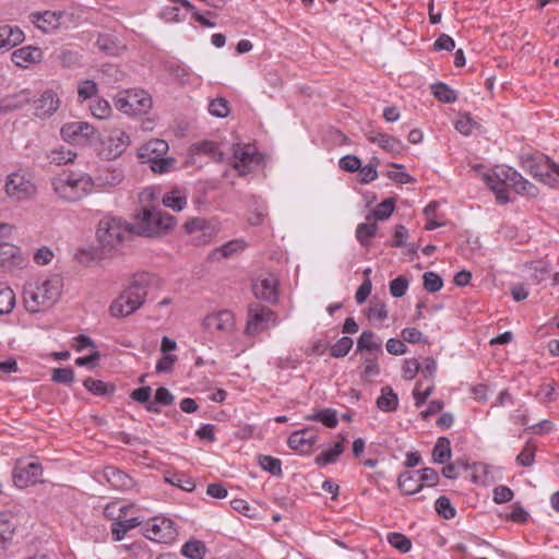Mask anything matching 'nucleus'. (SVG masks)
<instances>
[{
	"label": "nucleus",
	"mask_w": 559,
	"mask_h": 559,
	"mask_svg": "<svg viewBox=\"0 0 559 559\" xmlns=\"http://www.w3.org/2000/svg\"><path fill=\"white\" fill-rule=\"evenodd\" d=\"M484 180L495 192L497 201L501 204L510 202L509 187L522 195L534 198L538 194V189L534 183L507 165L496 166L492 174L484 175Z\"/></svg>",
	"instance_id": "obj_1"
},
{
	"label": "nucleus",
	"mask_w": 559,
	"mask_h": 559,
	"mask_svg": "<svg viewBox=\"0 0 559 559\" xmlns=\"http://www.w3.org/2000/svg\"><path fill=\"white\" fill-rule=\"evenodd\" d=\"M156 283L154 275L142 273L136 275L131 284L111 302V317H127L136 311L144 302L148 288Z\"/></svg>",
	"instance_id": "obj_2"
},
{
	"label": "nucleus",
	"mask_w": 559,
	"mask_h": 559,
	"mask_svg": "<svg viewBox=\"0 0 559 559\" xmlns=\"http://www.w3.org/2000/svg\"><path fill=\"white\" fill-rule=\"evenodd\" d=\"M61 293V280L58 276L43 282L29 283L24 288V302L27 311L36 313L53 305Z\"/></svg>",
	"instance_id": "obj_3"
},
{
	"label": "nucleus",
	"mask_w": 559,
	"mask_h": 559,
	"mask_svg": "<svg viewBox=\"0 0 559 559\" xmlns=\"http://www.w3.org/2000/svg\"><path fill=\"white\" fill-rule=\"evenodd\" d=\"M520 166L539 182L551 188L559 187V165L538 151L522 152Z\"/></svg>",
	"instance_id": "obj_4"
},
{
	"label": "nucleus",
	"mask_w": 559,
	"mask_h": 559,
	"mask_svg": "<svg viewBox=\"0 0 559 559\" xmlns=\"http://www.w3.org/2000/svg\"><path fill=\"white\" fill-rule=\"evenodd\" d=\"M176 218L154 206H144L135 216L134 234L144 237H160L176 226Z\"/></svg>",
	"instance_id": "obj_5"
},
{
	"label": "nucleus",
	"mask_w": 559,
	"mask_h": 559,
	"mask_svg": "<svg viewBox=\"0 0 559 559\" xmlns=\"http://www.w3.org/2000/svg\"><path fill=\"white\" fill-rule=\"evenodd\" d=\"M55 193L62 200L75 202L90 194L94 180L87 174H60L51 179Z\"/></svg>",
	"instance_id": "obj_6"
},
{
	"label": "nucleus",
	"mask_w": 559,
	"mask_h": 559,
	"mask_svg": "<svg viewBox=\"0 0 559 559\" xmlns=\"http://www.w3.org/2000/svg\"><path fill=\"white\" fill-rule=\"evenodd\" d=\"M134 234V227L126 219L117 216H104L97 226L96 237L103 249H117L131 235Z\"/></svg>",
	"instance_id": "obj_7"
},
{
	"label": "nucleus",
	"mask_w": 559,
	"mask_h": 559,
	"mask_svg": "<svg viewBox=\"0 0 559 559\" xmlns=\"http://www.w3.org/2000/svg\"><path fill=\"white\" fill-rule=\"evenodd\" d=\"M168 150V142H144L138 148V156L143 164H150L155 174H165L176 165V159L167 156Z\"/></svg>",
	"instance_id": "obj_8"
},
{
	"label": "nucleus",
	"mask_w": 559,
	"mask_h": 559,
	"mask_svg": "<svg viewBox=\"0 0 559 559\" xmlns=\"http://www.w3.org/2000/svg\"><path fill=\"white\" fill-rule=\"evenodd\" d=\"M115 107L126 115H145L153 105L151 95L142 88L119 92L114 99Z\"/></svg>",
	"instance_id": "obj_9"
},
{
	"label": "nucleus",
	"mask_w": 559,
	"mask_h": 559,
	"mask_svg": "<svg viewBox=\"0 0 559 559\" xmlns=\"http://www.w3.org/2000/svg\"><path fill=\"white\" fill-rule=\"evenodd\" d=\"M4 193L13 202H23L36 195L37 188L31 176L24 171H13L5 177Z\"/></svg>",
	"instance_id": "obj_10"
},
{
	"label": "nucleus",
	"mask_w": 559,
	"mask_h": 559,
	"mask_svg": "<svg viewBox=\"0 0 559 559\" xmlns=\"http://www.w3.org/2000/svg\"><path fill=\"white\" fill-rule=\"evenodd\" d=\"M276 324L277 316L273 310L261 305H251L248 309L245 333L248 336H255Z\"/></svg>",
	"instance_id": "obj_11"
},
{
	"label": "nucleus",
	"mask_w": 559,
	"mask_h": 559,
	"mask_svg": "<svg viewBox=\"0 0 559 559\" xmlns=\"http://www.w3.org/2000/svg\"><path fill=\"white\" fill-rule=\"evenodd\" d=\"M234 168L243 176L259 167L263 156L258 152L253 143L237 142L234 146Z\"/></svg>",
	"instance_id": "obj_12"
},
{
	"label": "nucleus",
	"mask_w": 559,
	"mask_h": 559,
	"mask_svg": "<svg viewBox=\"0 0 559 559\" xmlns=\"http://www.w3.org/2000/svg\"><path fill=\"white\" fill-rule=\"evenodd\" d=\"M43 467L36 461L19 460L14 466L12 477L14 485L26 488L41 481Z\"/></svg>",
	"instance_id": "obj_13"
},
{
	"label": "nucleus",
	"mask_w": 559,
	"mask_h": 559,
	"mask_svg": "<svg viewBox=\"0 0 559 559\" xmlns=\"http://www.w3.org/2000/svg\"><path fill=\"white\" fill-rule=\"evenodd\" d=\"M185 229L192 235L195 245H205L218 233V223L215 219L195 217L185 224Z\"/></svg>",
	"instance_id": "obj_14"
},
{
	"label": "nucleus",
	"mask_w": 559,
	"mask_h": 559,
	"mask_svg": "<svg viewBox=\"0 0 559 559\" xmlns=\"http://www.w3.org/2000/svg\"><path fill=\"white\" fill-rule=\"evenodd\" d=\"M145 536L158 543L169 544L177 537L175 523L167 518H154L145 525Z\"/></svg>",
	"instance_id": "obj_15"
},
{
	"label": "nucleus",
	"mask_w": 559,
	"mask_h": 559,
	"mask_svg": "<svg viewBox=\"0 0 559 559\" xmlns=\"http://www.w3.org/2000/svg\"><path fill=\"white\" fill-rule=\"evenodd\" d=\"M203 329L211 334H231L235 330V317L229 310L207 314L202 321Z\"/></svg>",
	"instance_id": "obj_16"
},
{
	"label": "nucleus",
	"mask_w": 559,
	"mask_h": 559,
	"mask_svg": "<svg viewBox=\"0 0 559 559\" xmlns=\"http://www.w3.org/2000/svg\"><path fill=\"white\" fill-rule=\"evenodd\" d=\"M60 105L59 94L51 88L45 90L34 100V115L40 119L49 118L59 109Z\"/></svg>",
	"instance_id": "obj_17"
},
{
	"label": "nucleus",
	"mask_w": 559,
	"mask_h": 559,
	"mask_svg": "<svg viewBox=\"0 0 559 559\" xmlns=\"http://www.w3.org/2000/svg\"><path fill=\"white\" fill-rule=\"evenodd\" d=\"M11 231V226L0 225V266L15 264L20 259L19 248L9 241Z\"/></svg>",
	"instance_id": "obj_18"
},
{
	"label": "nucleus",
	"mask_w": 559,
	"mask_h": 559,
	"mask_svg": "<svg viewBox=\"0 0 559 559\" xmlns=\"http://www.w3.org/2000/svg\"><path fill=\"white\" fill-rule=\"evenodd\" d=\"M278 280L273 274L258 277L252 284V292L259 299L273 302L277 299Z\"/></svg>",
	"instance_id": "obj_19"
},
{
	"label": "nucleus",
	"mask_w": 559,
	"mask_h": 559,
	"mask_svg": "<svg viewBox=\"0 0 559 559\" xmlns=\"http://www.w3.org/2000/svg\"><path fill=\"white\" fill-rule=\"evenodd\" d=\"M44 52L36 46H24L14 50L11 55V61L19 68L27 69L34 64L40 63Z\"/></svg>",
	"instance_id": "obj_20"
},
{
	"label": "nucleus",
	"mask_w": 559,
	"mask_h": 559,
	"mask_svg": "<svg viewBox=\"0 0 559 559\" xmlns=\"http://www.w3.org/2000/svg\"><path fill=\"white\" fill-rule=\"evenodd\" d=\"M60 132L63 140H90L96 133L94 127L85 121L68 122Z\"/></svg>",
	"instance_id": "obj_21"
},
{
	"label": "nucleus",
	"mask_w": 559,
	"mask_h": 559,
	"mask_svg": "<svg viewBox=\"0 0 559 559\" xmlns=\"http://www.w3.org/2000/svg\"><path fill=\"white\" fill-rule=\"evenodd\" d=\"M63 12L45 11L34 12L29 15L32 23L44 33H49L58 29L61 25Z\"/></svg>",
	"instance_id": "obj_22"
},
{
	"label": "nucleus",
	"mask_w": 559,
	"mask_h": 559,
	"mask_svg": "<svg viewBox=\"0 0 559 559\" xmlns=\"http://www.w3.org/2000/svg\"><path fill=\"white\" fill-rule=\"evenodd\" d=\"M317 439L318 435L314 430L302 429L295 431L289 436L288 445L290 449L299 451L300 453H308L311 451Z\"/></svg>",
	"instance_id": "obj_23"
},
{
	"label": "nucleus",
	"mask_w": 559,
	"mask_h": 559,
	"mask_svg": "<svg viewBox=\"0 0 559 559\" xmlns=\"http://www.w3.org/2000/svg\"><path fill=\"white\" fill-rule=\"evenodd\" d=\"M78 153L73 150V143L67 142L66 144H60L53 148H51L47 153V158L50 164H55L57 166L67 165L73 163L76 158Z\"/></svg>",
	"instance_id": "obj_24"
},
{
	"label": "nucleus",
	"mask_w": 559,
	"mask_h": 559,
	"mask_svg": "<svg viewBox=\"0 0 559 559\" xmlns=\"http://www.w3.org/2000/svg\"><path fill=\"white\" fill-rule=\"evenodd\" d=\"M93 151L103 159L119 157L127 148V142H91Z\"/></svg>",
	"instance_id": "obj_25"
},
{
	"label": "nucleus",
	"mask_w": 559,
	"mask_h": 559,
	"mask_svg": "<svg viewBox=\"0 0 559 559\" xmlns=\"http://www.w3.org/2000/svg\"><path fill=\"white\" fill-rule=\"evenodd\" d=\"M25 36L17 26H0V49L10 50L24 40Z\"/></svg>",
	"instance_id": "obj_26"
},
{
	"label": "nucleus",
	"mask_w": 559,
	"mask_h": 559,
	"mask_svg": "<svg viewBox=\"0 0 559 559\" xmlns=\"http://www.w3.org/2000/svg\"><path fill=\"white\" fill-rule=\"evenodd\" d=\"M104 477L110 486L118 490H128L133 486V479L114 466L104 469Z\"/></svg>",
	"instance_id": "obj_27"
},
{
	"label": "nucleus",
	"mask_w": 559,
	"mask_h": 559,
	"mask_svg": "<svg viewBox=\"0 0 559 559\" xmlns=\"http://www.w3.org/2000/svg\"><path fill=\"white\" fill-rule=\"evenodd\" d=\"M11 512L0 513V550H4L11 543L16 524Z\"/></svg>",
	"instance_id": "obj_28"
},
{
	"label": "nucleus",
	"mask_w": 559,
	"mask_h": 559,
	"mask_svg": "<svg viewBox=\"0 0 559 559\" xmlns=\"http://www.w3.org/2000/svg\"><path fill=\"white\" fill-rule=\"evenodd\" d=\"M399 488L405 495H415L423 489V484L417 472L405 471L397 478Z\"/></svg>",
	"instance_id": "obj_29"
},
{
	"label": "nucleus",
	"mask_w": 559,
	"mask_h": 559,
	"mask_svg": "<svg viewBox=\"0 0 559 559\" xmlns=\"http://www.w3.org/2000/svg\"><path fill=\"white\" fill-rule=\"evenodd\" d=\"M142 520L136 515L130 518L121 516L118 522H112L111 534L115 540H121L126 534L142 524Z\"/></svg>",
	"instance_id": "obj_30"
},
{
	"label": "nucleus",
	"mask_w": 559,
	"mask_h": 559,
	"mask_svg": "<svg viewBox=\"0 0 559 559\" xmlns=\"http://www.w3.org/2000/svg\"><path fill=\"white\" fill-rule=\"evenodd\" d=\"M187 199L183 190L175 188L163 195L162 203L173 211L180 212L186 207Z\"/></svg>",
	"instance_id": "obj_31"
},
{
	"label": "nucleus",
	"mask_w": 559,
	"mask_h": 559,
	"mask_svg": "<svg viewBox=\"0 0 559 559\" xmlns=\"http://www.w3.org/2000/svg\"><path fill=\"white\" fill-rule=\"evenodd\" d=\"M399 406V396L389 385L381 389V394L377 399V407L382 412H394Z\"/></svg>",
	"instance_id": "obj_32"
},
{
	"label": "nucleus",
	"mask_w": 559,
	"mask_h": 559,
	"mask_svg": "<svg viewBox=\"0 0 559 559\" xmlns=\"http://www.w3.org/2000/svg\"><path fill=\"white\" fill-rule=\"evenodd\" d=\"M455 129L465 136L481 134V126L473 120L468 114H463L457 118Z\"/></svg>",
	"instance_id": "obj_33"
},
{
	"label": "nucleus",
	"mask_w": 559,
	"mask_h": 559,
	"mask_svg": "<svg viewBox=\"0 0 559 559\" xmlns=\"http://www.w3.org/2000/svg\"><path fill=\"white\" fill-rule=\"evenodd\" d=\"M451 454L450 440L445 437H440L432 449L433 462L443 464L451 459Z\"/></svg>",
	"instance_id": "obj_34"
},
{
	"label": "nucleus",
	"mask_w": 559,
	"mask_h": 559,
	"mask_svg": "<svg viewBox=\"0 0 559 559\" xmlns=\"http://www.w3.org/2000/svg\"><path fill=\"white\" fill-rule=\"evenodd\" d=\"M174 402V395L164 386L158 388L155 392L154 400L146 405V411L151 413H159L158 404L169 406Z\"/></svg>",
	"instance_id": "obj_35"
},
{
	"label": "nucleus",
	"mask_w": 559,
	"mask_h": 559,
	"mask_svg": "<svg viewBox=\"0 0 559 559\" xmlns=\"http://www.w3.org/2000/svg\"><path fill=\"white\" fill-rule=\"evenodd\" d=\"M206 554V547L203 542L192 539L185 543L181 547V555L189 559H203Z\"/></svg>",
	"instance_id": "obj_36"
},
{
	"label": "nucleus",
	"mask_w": 559,
	"mask_h": 559,
	"mask_svg": "<svg viewBox=\"0 0 559 559\" xmlns=\"http://www.w3.org/2000/svg\"><path fill=\"white\" fill-rule=\"evenodd\" d=\"M431 93L439 102L445 104H452L457 98L456 92L442 82L432 84Z\"/></svg>",
	"instance_id": "obj_37"
},
{
	"label": "nucleus",
	"mask_w": 559,
	"mask_h": 559,
	"mask_svg": "<svg viewBox=\"0 0 559 559\" xmlns=\"http://www.w3.org/2000/svg\"><path fill=\"white\" fill-rule=\"evenodd\" d=\"M358 350H368L382 353L381 343L377 341V336L372 331H364L357 342Z\"/></svg>",
	"instance_id": "obj_38"
},
{
	"label": "nucleus",
	"mask_w": 559,
	"mask_h": 559,
	"mask_svg": "<svg viewBox=\"0 0 559 559\" xmlns=\"http://www.w3.org/2000/svg\"><path fill=\"white\" fill-rule=\"evenodd\" d=\"M344 445L342 441L335 442L332 448H329L321 452L316 457V463L320 466H325L328 464L336 462L338 456L343 453Z\"/></svg>",
	"instance_id": "obj_39"
},
{
	"label": "nucleus",
	"mask_w": 559,
	"mask_h": 559,
	"mask_svg": "<svg viewBox=\"0 0 559 559\" xmlns=\"http://www.w3.org/2000/svg\"><path fill=\"white\" fill-rule=\"evenodd\" d=\"M306 419L321 421L329 428H335L338 424L336 411L332 408L317 411L311 415H307Z\"/></svg>",
	"instance_id": "obj_40"
},
{
	"label": "nucleus",
	"mask_w": 559,
	"mask_h": 559,
	"mask_svg": "<svg viewBox=\"0 0 559 559\" xmlns=\"http://www.w3.org/2000/svg\"><path fill=\"white\" fill-rule=\"evenodd\" d=\"M377 230L378 226L376 223H361L356 228V239L362 247L368 248Z\"/></svg>",
	"instance_id": "obj_41"
},
{
	"label": "nucleus",
	"mask_w": 559,
	"mask_h": 559,
	"mask_svg": "<svg viewBox=\"0 0 559 559\" xmlns=\"http://www.w3.org/2000/svg\"><path fill=\"white\" fill-rule=\"evenodd\" d=\"M122 179L123 175L120 170L107 169L97 176L96 183L104 188H111L120 185Z\"/></svg>",
	"instance_id": "obj_42"
},
{
	"label": "nucleus",
	"mask_w": 559,
	"mask_h": 559,
	"mask_svg": "<svg viewBox=\"0 0 559 559\" xmlns=\"http://www.w3.org/2000/svg\"><path fill=\"white\" fill-rule=\"evenodd\" d=\"M83 384L87 391L92 392L95 395H109L115 391L114 384H109L102 380H96L93 378H86Z\"/></svg>",
	"instance_id": "obj_43"
},
{
	"label": "nucleus",
	"mask_w": 559,
	"mask_h": 559,
	"mask_svg": "<svg viewBox=\"0 0 559 559\" xmlns=\"http://www.w3.org/2000/svg\"><path fill=\"white\" fill-rule=\"evenodd\" d=\"M14 306L15 295L13 290L5 285H0V314L10 313Z\"/></svg>",
	"instance_id": "obj_44"
},
{
	"label": "nucleus",
	"mask_w": 559,
	"mask_h": 559,
	"mask_svg": "<svg viewBox=\"0 0 559 559\" xmlns=\"http://www.w3.org/2000/svg\"><path fill=\"white\" fill-rule=\"evenodd\" d=\"M98 93L97 84L93 80H84L78 85V100L83 103Z\"/></svg>",
	"instance_id": "obj_45"
},
{
	"label": "nucleus",
	"mask_w": 559,
	"mask_h": 559,
	"mask_svg": "<svg viewBox=\"0 0 559 559\" xmlns=\"http://www.w3.org/2000/svg\"><path fill=\"white\" fill-rule=\"evenodd\" d=\"M123 510H134V506L133 504H120L119 502L114 501V502L108 503L104 508V515L108 520L118 522L122 516L121 512H123Z\"/></svg>",
	"instance_id": "obj_46"
},
{
	"label": "nucleus",
	"mask_w": 559,
	"mask_h": 559,
	"mask_svg": "<svg viewBox=\"0 0 559 559\" xmlns=\"http://www.w3.org/2000/svg\"><path fill=\"white\" fill-rule=\"evenodd\" d=\"M209 112L218 118H225L229 115V103L226 98L217 97L212 99L209 104Z\"/></svg>",
	"instance_id": "obj_47"
},
{
	"label": "nucleus",
	"mask_w": 559,
	"mask_h": 559,
	"mask_svg": "<svg viewBox=\"0 0 559 559\" xmlns=\"http://www.w3.org/2000/svg\"><path fill=\"white\" fill-rule=\"evenodd\" d=\"M536 447L528 440L515 461L520 466L530 467L535 461Z\"/></svg>",
	"instance_id": "obj_48"
},
{
	"label": "nucleus",
	"mask_w": 559,
	"mask_h": 559,
	"mask_svg": "<svg viewBox=\"0 0 559 559\" xmlns=\"http://www.w3.org/2000/svg\"><path fill=\"white\" fill-rule=\"evenodd\" d=\"M386 539L392 547L403 554L408 552L412 549L411 539L401 533H389Z\"/></svg>",
	"instance_id": "obj_49"
},
{
	"label": "nucleus",
	"mask_w": 559,
	"mask_h": 559,
	"mask_svg": "<svg viewBox=\"0 0 559 559\" xmlns=\"http://www.w3.org/2000/svg\"><path fill=\"white\" fill-rule=\"evenodd\" d=\"M259 464L264 471L271 473L274 476L282 475V462L278 459L270 455H261L259 457Z\"/></svg>",
	"instance_id": "obj_50"
},
{
	"label": "nucleus",
	"mask_w": 559,
	"mask_h": 559,
	"mask_svg": "<svg viewBox=\"0 0 559 559\" xmlns=\"http://www.w3.org/2000/svg\"><path fill=\"white\" fill-rule=\"evenodd\" d=\"M246 248V242L241 239H235L226 242L216 249V253H221L224 258H229L238 252H241Z\"/></svg>",
	"instance_id": "obj_51"
},
{
	"label": "nucleus",
	"mask_w": 559,
	"mask_h": 559,
	"mask_svg": "<svg viewBox=\"0 0 559 559\" xmlns=\"http://www.w3.org/2000/svg\"><path fill=\"white\" fill-rule=\"evenodd\" d=\"M435 508L437 513L447 520L453 519L456 514L450 499L444 496H441L436 500Z\"/></svg>",
	"instance_id": "obj_52"
},
{
	"label": "nucleus",
	"mask_w": 559,
	"mask_h": 559,
	"mask_svg": "<svg viewBox=\"0 0 559 559\" xmlns=\"http://www.w3.org/2000/svg\"><path fill=\"white\" fill-rule=\"evenodd\" d=\"M353 340L349 336H343L331 347V356L341 358L346 356L353 347Z\"/></svg>",
	"instance_id": "obj_53"
},
{
	"label": "nucleus",
	"mask_w": 559,
	"mask_h": 559,
	"mask_svg": "<svg viewBox=\"0 0 559 559\" xmlns=\"http://www.w3.org/2000/svg\"><path fill=\"white\" fill-rule=\"evenodd\" d=\"M379 164L378 158H372L368 165L365 167L360 166L359 175L361 183H369L373 181L378 177L377 166Z\"/></svg>",
	"instance_id": "obj_54"
},
{
	"label": "nucleus",
	"mask_w": 559,
	"mask_h": 559,
	"mask_svg": "<svg viewBox=\"0 0 559 559\" xmlns=\"http://www.w3.org/2000/svg\"><path fill=\"white\" fill-rule=\"evenodd\" d=\"M423 278L424 287L428 293L439 292L443 286L442 278L435 272H426Z\"/></svg>",
	"instance_id": "obj_55"
},
{
	"label": "nucleus",
	"mask_w": 559,
	"mask_h": 559,
	"mask_svg": "<svg viewBox=\"0 0 559 559\" xmlns=\"http://www.w3.org/2000/svg\"><path fill=\"white\" fill-rule=\"evenodd\" d=\"M171 485L181 488L185 491H192L195 487V484L191 477L186 476L185 474L175 473L169 478H167Z\"/></svg>",
	"instance_id": "obj_56"
},
{
	"label": "nucleus",
	"mask_w": 559,
	"mask_h": 559,
	"mask_svg": "<svg viewBox=\"0 0 559 559\" xmlns=\"http://www.w3.org/2000/svg\"><path fill=\"white\" fill-rule=\"evenodd\" d=\"M91 112L98 119H105L110 116L111 107L106 99L99 98L91 105Z\"/></svg>",
	"instance_id": "obj_57"
},
{
	"label": "nucleus",
	"mask_w": 559,
	"mask_h": 559,
	"mask_svg": "<svg viewBox=\"0 0 559 559\" xmlns=\"http://www.w3.org/2000/svg\"><path fill=\"white\" fill-rule=\"evenodd\" d=\"M394 211V200L386 199L379 203L373 211V215L377 219H386L391 216Z\"/></svg>",
	"instance_id": "obj_58"
},
{
	"label": "nucleus",
	"mask_w": 559,
	"mask_h": 559,
	"mask_svg": "<svg viewBox=\"0 0 559 559\" xmlns=\"http://www.w3.org/2000/svg\"><path fill=\"white\" fill-rule=\"evenodd\" d=\"M388 317L386 305L382 301L372 302L368 309L370 320L383 321Z\"/></svg>",
	"instance_id": "obj_59"
},
{
	"label": "nucleus",
	"mask_w": 559,
	"mask_h": 559,
	"mask_svg": "<svg viewBox=\"0 0 559 559\" xmlns=\"http://www.w3.org/2000/svg\"><path fill=\"white\" fill-rule=\"evenodd\" d=\"M417 473L423 486L426 485L428 487H433L439 483V474L433 468L425 467L420 471H417Z\"/></svg>",
	"instance_id": "obj_60"
},
{
	"label": "nucleus",
	"mask_w": 559,
	"mask_h": 559,
	"mask_svg": "<svg viewBox=\"0 0 559 559\" xmlns=\"http://www.w3.org/2000/svg\"><path fill=\"white\" fill-rule=\"evenodd\" d=\"M96 45L100 50L109 55H116L118 51L116 41L109 35L100 34L97 37Z\"/></svg>",
	"instance_id": "obj_61"
},
{
	"label": "nucleus",
	"mask_w": 559,
	"mask_h": 559,
	"mask_svg": "<svg viewBox=\"0 0 559 559\" xmlns=\"http://www.w3.org/2000/svg\"><path fill=\"white\" fill-rule=\"evenodd\" d=\"M407 287L408 281L404 276H399L390 282V293L396 298L404 296Z\"/></svg>",
	"instance_id": "obj_62"
},
{
	"label": "nucleus",
	"mask_w": 559,
	"mask_h": 559,
	"mask_svg": "<svg viewBox=\"0 0 559 559\" xmlns=\"http://www.w3.org/2000/svg\"><path fill=\"white\" fill-rule=\"evenodd\" d=\"M52 380L57 383L70 384L74 380V372L71 368L53 369Z\"/></svg>",
	"instance_id": "obj_63"
},
{
	"label": "nucleus",
	"mask_w": 559,
	"mask_h": 559,
	"mask_svg": "<svg viewBox=\"0 0 559 559\" xmlns=\"http://www.w3.org/2000/svg\"><path fill=\"white\" fill-rule=\"evenodd\" d=\"M341 169L349 173L357 171L360 169V159L354 155H346L340 159Z\"/></svg>",
	"instance_id": "obj_64"
}]
</instances>
